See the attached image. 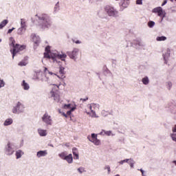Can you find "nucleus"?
Listing matches in <instances>:
<instances>
[{
	"label": "nucleus",
	"instance_id": "f257e3e1",
	"mask_svg": "<svg viewBox=\"0 0 176 176\" xmlns=\"http://www.w3.org/2000/svg\"><path fill=\"white\" fill-rule=\"evenodd\" d=\"M53 21L52 18L47 14H43L38 16V23L37 25L38 28L41 31H47L52 28Z\"/></svg>",
	"mask_w": 176,
	"mask_h": 176
},
{
	"label": "nucleus",
	"instance_id": "f03ea898",
	"mask_svg": "<svg viewBox=\"0 0 176 176\" xmlns=\"http://www.w3.org/2000/svg\"><path fill=\"white\" fill-rule=\"evenodd\" d=\"M10 46L12 47L10 50V52L12 54V58H14V56L17 54V53H20V52H23L25 49V45L16 44V41L13 37L10 38Z\"/></svg>",
	"mask_w": 176,
	"mask_h": 176
},
{
	"label": "nucleus",
	"instance_id": "7ed1b4c3",
	"mask_svg": "<svg viewBox=\"0 0 176 176\" xmlns=\"http://www.w3.org/2000/svg\"><path fill=\"white\" fill-rule=\"evenodd\" d=\"M87 108L90 111H88L87 110H85V113H87V115H89L90 118H98L96 111H98V109H100V104L97 103H91L87 105Z\"/></svg>",
	"mask_w": 176,
	"mask_h": 176
},
{
	"label": "nucleus",
	"instance_id": "20e7f679",
	"mask_svg": "<svg viewBox=\"0 0 176 176\" xmlns=\"http://www.w3.org/2000/svg\"><path fill=\"white\" fill-rule=\"evenodd\" d=\"M104 12L109 17H119V11L113 6L107 5L104 7Z\"/></svg>",
	"mask_w": 176,
	"mask_h": 176
},
{
	"label": "nucleus",
	"instance_id": "39448f33",
	"mask_svg": "<svg viewBox=\"0 0 176 176\" xmlns=\"http://www.w3.org/2000/svg\"><path fill=\"white\" fill-rule=\"evenodd\" d=\"M12 112L14 115H20V113H24L25 112V104L21 101L16 102L15 106L12 109Z\"/></svg>",
	"mask_w": 176,
	"mask_h": 176
},
{
	"label": "nucleus",
	"instance_id": "423d86ee",
	"mask_svg": "<svg viewBox=\"0 0 176 176\" xmlns=\"http://www.w3.org/2000/svg\"><path fill=\"white\" fill-rule=\"evenodd\" d=\"M50 86H53L54 89L50 91V94L51 97H53L54 101L58 102L60 101V96L56 95L55 91H58L60 89V86L61 84L56 85V84H50Z\"/></svg>",
	"mask_w": 176,
	"mask_h": 176
},
{
	"label": "nucleus",
	"instance_id": "0eeeda50",
	"mask_svg": "<svg viewBox=\"0 0 176 176\" xmlns=\"http://www.w3.org/2000/svg\"><path fill=\"white\" fill-rule=\"evenodd\" d=\"M51 58L53 60V63H58V60H61V61H65V58H67V54L64 52H61L60 54L58 52H55L51 54Z\"/></svg>",
	"mask_w": 176,
	"mask_h": 176
},
{
	"label": "nucleus",
	"instance_id": "6e6552de",
	"mask_svg": "<svg viewBox=\"0 0 176 176\" xmlns=\"http://www.w3.org/2000/svg\"><path fill=\"white\" fill-rule=\"evenodd\" d=\"M41 120L43 123L46 126L53 125V118L47 112L45 113L44 115L41 117Z\"/></svg>",
	"mask_w": 176,
	"mask_h": 176
},
{
	"label": "nucleus",
	"instance_id": "1a4fd4ad",
	"mask_svg": "<svg viewBox=\"0 0 176 176\" xmlns=\"http://www.w3.org/2000/svg\"><path fill=\"white\" fill-rule=\"evenodd\" d=\"M21 27L17 29L16 34L18 35H24L27 31V21L25 19H21Z\"/></svg>",
	"mask_w": 176,
	"mask_h": 176
},
{
	"label": "nucleus",
	"instance_id": "9d476101",
	"mask_svg": "<svg viewBox=\"0 0 176 176\" xmlns=\"http://www.w3.org/2000/svg\"><path fill=\"white\" fill-rule=\"evenodd\" d=\"M152 12L155 14H157L159 17H161L162 21H163V19L166 17V11L163 10L162 7H156L153 9Z\"/></svg>",
	"mask_w": 176,
	"mask_h": 176
},
{
	"label": "nucleus",
	"instance_id": "9b49d317",
	"mask_svg": "<svg viewBox=\"0 0 176 176\" xmlns=\"http://www.w3.org/2000/svg\"><path fill=\"white\" fill-rule=\"evenodd\" d=\"M4 153L7 156H12L14 153V148H13V144L8 142L4 148Z\"/></svg>",
	"mask_w": 176,
	"mask_h": 176
},
{
	"label": "nucleus",
	"instance_id": "f8f14e48",
	"mask_svg": "<svg viewBox=\"0 0 176 176\" xmlns=\"http://www.w3.org/2000/svg\"><path fill=\"white\" fill-rule=\"evenodd\" d=\"M67 54L71 60L76 61L79 56V48H74L72 51L67 52Z\"/></svg>",
	"mask_w": 176,
	"mask_h": 176
},
{
	"label": "nucleus",
	"instance_id": "ddd939ff",
	"mask_svg": "<svg viewBox=\"0 0 176 176\" xmlns=\"http://www.w3.org/2000/svg\"><path fill=\"white\" fill-rule=\"evenodd\" d=\"M88 140L96 146L101 145V141L97 138V134L91 133V136H88Z\"/></svg>",
	"mask_w": 176,
	"mask_h": 176
},
{
	"label": "nucleus",
	"instance_id": "4468645a",
	"mask_svg": "<svg viewBox=\"0 0 176 176\" xmlns=\"http://www.w3.org/2000/svg\"><path fill=\"white\" fill-rule=\"evenodd\" d=\"M31 41L34 43V46H39L41 43V37L36 34H32L30 36Z\"/></svg>",
	"mask_w": 176,
	"mask_h": 176
},
{
	"label": "nucleus",
	"instance_id": "2eb2a0df",
	"mask_svg": "<svg viewBox=\"0 0 176 176\" xmlns=\"http://www.w3.org/2000/svg\"><path fill=\"white\" fill-rule=\"evenodd\" d=\"M44 73H45V76H43L41 78L40 80L41 82H46L47 83L50 84V78H49V76H47V75H46V73L47 72L49 74V69H47V67H44Z\"/></svg>",
	"mask_w": 176,
	"mask_h": 176
},
{
	"label": "nucleus",
	"instance_id": "dca6fc26",
	"mask_svg": "<svg viewBox=\"0 0 176 176\" xmlns=\"http://www.w3.org/2000/svg\"><path fill=\"white\" fill-rule=\"evenodd\" d=\"M171 53V50L170 49H167L164 51V52L162 54V57L165 61V64H167L168 61V58H170V54Z\"/></svg>",
	"mask_w": 176,
	"mask_h": 176
},
{
	"label": "nucleus",
	"instance_id": "f3484780",
	"mask_svg": "<svg viewBox=\"0 0 176 176\" xmlns=\"http://www.w3.org/2000/svg\"><path fill=\"white\" fill-rule=\"evenodd\" d=\"M63 109H70L69 111H67V115H68V116H69V115H71V113H72V112H74V111H75V109H76V107H71V104H64L63 105Z\"/></svg>",
	"mask_w": 176,
	"mask_h": 176
},
{
	"label": "nucleus",
	"instance_id": "a211bd4d",
	"mask_svg": "<svg viewBox=\"0 0 176 176\" xmlns=\"http://www.w3.org/2000/svg\"><path fill=\"white\" fill-rule=\"evenodd\" d=\"M55 52H50V46H47L45 47V52H44V57L45 58H52V54H54Z\"/></svg>",
	"mask_w": 176,
	"mask_h": 176
},
{
	"label": "nucleus",
	"instance_id": "6ab92c4d",
	"mask_svg": "<svg viewBox=\"0 0 176 176\" xmlns=\"http://www.w3.org/2000/svg\"><path fill=\"white\" fill-rule=\"evenodd\" d=\"M60 75H61V76H57V78H58V79H64V78H65V67H63L62 65L59 66V71H58Z\"/></svg>",
	"mask_w": 176,
	"mask_h": 176
},
{
	"label": "nucleus",
	"instance_id": "aec40b11",
	"mask_svg": "<svg viewBox=\"0 0 176 176\" xmlns=\"http://www.w3.org/2000/svg\"><path fill=\"white\" fill-rule=\"evenodd\" d=\"M45 156H47V151H39L36 153V157L38 159H41V157H45Z\"/></svg>",
	"mask_w": 176,
	"mask_h": 176
},
{
	"label": "nucleus",
	"instance_id": "412c9836",
	"mask_svg": "<svg viewBox=\"0 0 176 176\" xmlns=\"http://www.w3.org/2000/svg\"><path fill=\"white\" fill-rule=\"evenodd\" d=\"M37 133L40 137H46L47 135V130L39 128L37 129Z\"/></svg>",
	"mask_w": 176,
	"mask_h": 176
},
{
	"label": "nucleus",
	"instance_id": "4be33fe9",
	"mask_svg": "<svg viewBox=\"0 0 176 176\" xmlns=\"http://www.w3.org/2000/svg\"><path fill=\"white\" fill-rule=\"evenodd\" d=\"M100 135H107V137H110L111 135L113 137L115 135V133H112L111 131H105V130H102V131L99 133Z\"/></svg>",
	"mask_w": 176,
	"mask_h": 176
},
{
	"label": "nucleus",
	"instance_id": "5701e85b",
	"mask_svg": "<svg viewBox=\"0 0 176 176\" xmlns=\"http://www.w3.org/2000/svg\"><path fill=\"white\" fill-rule=\"evenodd\" d=\"M72 153L74 156V159H75L76 160H79V152L78 151V148H72Z\"/></svg>",
	"mask_w": 176,
	"mask_h": 176
},
{
	"label": "nucleus",
	"instance_id": "b1692460",
	"mask_svg": "<svg viewBox=\"0 0 176 176\" xmlns=\"http://www.w3.org/2000/svg\"><path fill=\"white\" fill-rule=\"evenodd\" d=\"M65 160H66L69 164H72V163H74V157H72V154L67 155Z\"/></svg>",
	"mask_w": 176,
	"mask_h": 176
},
{
	"label": "nucleus",
	"instance_id": "393cba45",
	"mask_svg": "<svg viewBox=\"0 0 176 176\" xmlns=\"http://www.w3.org/2000/svg\"><path fill=\"white\" fill-rule=\"evenodd\" d=\"M21 85L23 87V90H26V91L30 90V84L25 82V80H23Z\"/></svg>",
	"mask_w": 176,
	"mask_h": 176
},
{
	"label": "nucleus",
	"instance_id": "a878e982",
	"mask_svg": "<svg viewBox=\"0 0 176 176\" xmlns=\"http://www.w3.org/2000/svg\"><path fill=\"white\" fill-rule=\"evenodd\" d=\"M23 155L24 151H23V150H17L15 153L16 159H21Z\"/></svg>",
	"mask_w": 176,
	"mask_h": 176
},
{
	"label": "nucleus",
	"instance_id": "bb28decb",
	"mask_svg": "<svg viewBox=\"0 0 176 176\" xmlns=\"http://www.w3.org/2000/svg\"><path fill=\"white\" fill-rule=\"evenodd\" d=\"M10 124H13L12 118H7L3 122V126H10Z\"/></svg>",
	"mask_w": 176,
	"mask_h": 176
},
{
	"label": "nucleus",
	"instance_id": "cd10ccee",
	"mask_svg": "<svg viewBox=\"0 0 176 176\" xmlns=\"http://www.w3.org/2000/svg\"><path fill=\"white\" fill-rule=\"evenodd\" d=\"M142 82L143 85H145V86L148 85L149 83V77L148 76H144L143 78H142Z\"/></svg>",
	"mask_w": 176,
	"mask_h": 176
},
{
	"label": "nucleus",
	"instance_id": "c85d7f7f",
	"mask_svg": "<svg viewBox=\"0 0 176 176\" xmlns=\"http://www.w3.org/2000/svg\"><path fill=\"white\" fill-rule=\"evenodd\" d=\"M8 23H9V21L8 19H4L3 21H1L0 23V30H2V28L6 27Z\"/></svg>",
	"mask_w": 176,
	"mask_h": 176
},
{
	"label": "nucleus",
	"instance_id": "c756f323",
	"mask_svg": "<svg viewBox=\"0 0 176 176\" xmlns=\"http://www.w3.org/2000/svg\"><path fill=\"white\" fill-rule=\"evenodd\" d=\"M68 153L66 151L62 152L58 154L59 157L62 159L63 160H65V158L67 157Z\"/></svg>",
	"mask_w": 176,
	"mask_h": 176
},
{
	"label": "nucleus",
	"instance_id": "7c9ffc66",
	"mask_svg": "<svg viewBox=\"0 0 176 176\" xmlns=\"http://www.w3.org/2000/svg\"><path fill=\"white\" fill-rule=\"evenodd\" d=\"M58 10H60V3L57 2L55 4V6L54 8V13H57V12H58Z\"/></svg>",
	"mask_w": 176,
	"mask_h": 176
},
{
	"label": "nucleus",
	"instance_id": "2f4dec72",
	"mask_svg": "<svg viewBox=\"0 0 176 176\" xmlns=\"http://www.w3.org/2000/svg\"><path fill=\"white\" fill-rule=\"evenodd\" d=\"M27 64H28V61H27V60H24L19 62L18 65H19V67H25Z\"/></svg>",
	"mask_w": 176,
	"mask_h": 176
},
{
	"label": "nucleus",
	"instance_id": "473e14b6",
	"mask_svg": "<svg viewBox=\"0 0 176 176\" xmlns=\"http://www.w3.org/2000/svg\"><path fill=\"white\" fill-rule=\"evenodd\" d=\"M166 39H167V37H166L164 36H157L156 38V41H157L158 42H162L163 41H166Z\"/></svg>",
	"mask_w": 176,
	"mask_h": 176
},
{
	"label": "nucleus",
	"instance_id": "72a5a7b5",
	"mask_svg": "<svg viewBox=\"0 0 176 176\" xmlns=\"http://www.w3.org/2000/svg\"><path fill=\"white\" fill-rule=\"evenodd\" d=\"M128 164H129L131 168H134V164H135V162H134V160L130 158Z\"/></svg>",
	"mask_w": 176,
	"mask_h": 176
},
{
	"label": "nucleus",
	"instance_id": "f704fd0d",
	"mask_svg": "<svg viewBox=\"0 0 176 176\" xmlns=\"http://www.w3.org/2000/svg\"><path fill=\"white\" fill-rule=\"evenodd\" d=\"M77 171L79 173V174H83V173H86V170L85 169L84 167H79L77 169Z\"/></svg>",
	"mask_w": 176,
	"mask_h": 176
},
{
	"label": "nucleus",
	"instance_id": "c9c22d12",
	"mask_svg": "<svg viewBox=\"0 0 176 176\" xmlns=\"http://www.w3.org/2000/svg\"><path fill=\"white\" fill-rule=\"evenodd\" d=\"M104 170H107V174L108 175L111 174V166L105 165V166L104 167Z\"/></svg>",
	"mask_w": 176,
	"mask_h": 176
},
{
	"label": "nucleus",
	"instance_id": "e433bc0d",
	"mask_svg": "<svg viewBox=\"0 0 176 176\" xmlns=\"http://www.w3.org/2000/svg\"><path fill=\"white\" fill-rule=\"evenodd\" d=\"M6 85V83L5 82V80L0 78V89H2V87H3Z\"/></svg>",
	"mask_w": 176,
	"mask_h": 176
},
{
	"label": "nucleus",
	"instance_id": "4c0bfd02",
	"mask_svg": "<svg viewBox=\"0 0 176 176\" xmlns=\"http://www.w3.org/2000/svg\"><path fill=\"white\" fill-rule=\"evenodd\" d=\"M166 87L168 90H171V87H173V82L170 81L166 82Z\"/></svg>",
	"mask_w": 176,
	"mask_h": 176
},
{
	"label": "nucleus",
	"instance_id": "58836bf2",
	"mask_svg": "<svg viewBox=\"0 0 176 176\" xmlns=\"http://www.w3.org/2000/svg\"><path fill=\"white\" fill-rule=\"evenodd\" d=\"M170 137L174 141L176 142V133H170Z\"/></svg>",
	"mask_w": 176,
	"mask_h": 176
},
{
	"label": "nucleus",
	"instance_id": "ea45409f",
	"mask_svg": "<svg viewBox=\"0 0 176 176\" xmlns=\"http://www.w3.org/2000/svg\"><path fill=\"white\" fill-rule=\"evenodd\" d=\"M148 26L149 27V28H152L155 27V22L152 21H150L148 23Z\"/></svg>",
	"mask_w": 176,
	"mask_h": 176
},
{
	"label": "nucleus",
	"instance_id": "a19ab883",
	"mask_svg": "<svg viewBox=\"0 0 176 176\" xmlns=\"http://www.w3.org/2000/svg\"><path fill=\"white\" fill-rule=\"evenodd\" d=\"M48 74L50 75L51 76H58L57 74L53 73V72L48 71Z\"/></svg>",
	"mask_w": 176,
	"mask_h": 176
},
{
	"label": "nucleus",
	"instance_id": "79ce46f5",
	"mask_svg": "<svg viewBox=\"0 0 176 176\" xmlns=\"http://www.w3.org/2000/svg\"><path fill=\"white\" fill-rule=\"evenodd\" d=\"M36 77L35 78V79H39V77L38 76V75H42V72H37L36 73Z\"/></svg>",
	"mask_w": 176,
	"mask_h": 176
},
{
	"label": "nucleus",
	"instance_id": "37998d69",
	"mask_svg": "<svg viewBox=\"0 0 176 176\" xmlns=\"http://www.w3.org/2000/svg\"><path fill=\"white\" fill-rule=\"evenodd\" d=\"M136 5H142V0H136Z\"/></svg>",
	"mask_w": 176,
	"mask_h": 176
},
{
	"label": "nucleus",
	"instance_id": "c03bdc74",
	"mask_svg": "<svg viewBox=\"0 0 176 176\" xmlns=\"http://www.w3.org/2000/svg\"><path fill=\"white\" fill-rule=\"evenodd\" d=\"M14 30H16V28H12V29L8 30V34H12V32Z\"/></svg>",
	"mask_w": 176,
	"mask_h": 176
},
{
	"label": "nucleus",
	"instance_id": "a18cd8bd",
	"mask_svg": "<svg viewBox=\"0 0 176 176\" xmlns=\"http://www.w3.org/2000/svg\"><path fill=\"white\" fill-rule=\"evenodd\" d=\"M172 131L173 133H176V125H175L173 129H172Z\"/></svg>",
	"mask_w": 176,
	"mask_h": 176
},
{
	"label": "nucleus",
	"instance_id": "49530a36",
	"mask_svg": "<svg viewBox=\"0 0 176 176\" xmlns=\"http://www.w3.org/2000/svg\"><path fill=\"white\" fill-rule=\"evenodd\" d=\"M75 43H76V45H80V43H82V41L77 40L76 41H74Z\"/></svg>",
	"mask_w": 176,
	"mask_h": 176
},
{
	"label": "nucleus",
	"instance_id": "de8ad7c7",
	"mask_svg": "<svg viewBox=\"0 0 176 176\" xmlns=\"http://www.w3.org/2000/svg\"><path fill=\"white\" fill-rule=\"evenodd\" d=\"M59 112L63 115V116H65V118H67L68 114H65V113L64 112L61 113V111H59Z\"/></svg>",
	"mask_w": 176,
	"mask_h": 176
},
{
	"label": "nucleus",
	"instance_id": "09e8293b",
	"mask_svg": "<svg viewBox=\"0 0 176 176\" xmlns=\"http://www.w3.org/2000/svg\"><path fill=\"white\" fill-rule=\"evenodd\" d=\"M167 3V0H164V2L162 4V6H164Z\"/></svg>",
	"mask_w": 176,
	"mask_h": 176
},
{
	"label": "nucleus",
	"instance_id": "8fccbe9b",
	"mask_svg": "<svg viewBox=\"0 0 176 176\" xmlns=\"http://www.w3.org/2000/svg\"><path fill=\"white\" fill-rule=\"evenodd\" d=\"M129 161H130V159H125L124 160V163H129Z\"/></svg>",
	"mask_w": 176,
	"mask_h": 176
},
{
	"label": "nucleus",
	"instance_id": "3c124183",
	"mask_svg": "<svg viewBox=\"0 0 176 176\" xmlns=\"http://www.w3.org/2000/svg\"><path fill=\"white\" fill-rule=\"evenodd\" d=\"M118 163H119V164H124V160H121Z\"/></svg>",
	"mask_w": 176,
	"mask_h": 176
},
{
	"label": "nucleus",
	"instance_id": "603ef678",
	"mask_svg": "<svg viewBox=\"0 0 176 176\" xmlns=\"http://www.w3.org/2000/svg\"><path fill=\"white\" fill-rule=\"evenodd\" d=\"M138 45L139 46H144V43H142V42H139Z\"/></svg>",
	"mask_w": 176,
	"mask_h": 176
},
{
	"label": "nucleus",
	"instance_id": "864d4df0",
	"mask_svg": "<svg viewBox=\"0 0 176 176\" xmlns=\"http://www.w3.org/2000/svg\"><path fill=\"white\" fill-rule=\"evenodd\" d=\"M87 100H88V98H85V99L81 98V99H80V100H81V101H83V102L87 101Z\"/></svg>",
	"mask_w": 176,
	"mask_h": 176
},
{
	"label": "nucleus",
	"instance_id": "5fc2aeb1",
	"mask_svg": "<svg viewBox=\"0 0 176 176\" xmlns=\"http://www.w3.org/2000/svg\"><path fill=\"white\" fill-rule=\"evenodd\" d=\"M140 171H141L142 174H144V171L142 169H140Z\"/></svg>",
	"mask_w": 176,
	"mask_h": 176
},
{
	"label": "nucleus",
	"instance_id": "6e6d98bb",
	"mask_svg": "<svg viewBox=\"0 0 176 176\" xmlns=\"http://www.w3.org/2000/svg\"><path fill=\"white\" fill-rule=\"evenodd\" d=\"M173 163L176 166V160L173 161Z\"/></svg>",
	"mask_w": 176,
	"mask_h": 176
},
{
	"label": "nucleus",
	"instance_id": "4d7b16f0",
	"mask_svg": "<svg viewBox=\"0 0 176 176\" xmlns=\"http://www.w3.org/2000/svg\"><path fill=\"white\" fill-rule=\"evenodd\" d=\"M142 176H146L144 172L143 173H142Z\"/></svg>",
	"mask_w": 176,
	"mask_h": 176
},
{
	"label": "nucleus",
	"instance_id": "13d9d810",
	"mask_svg": "<svg viewBox=\"0 0 176 176\" xmlns=\"http://www.w3.org/2000/svg\"><path fill=\"white\" fill-rule=\"evenodd\" d=\"M1 42H2V39L0 38V43H1Z\"/></svg>",
	"mask_w": 176,
	"mask_h": 176
},
{
	"label": "nucleus",
	"instance_id": "bf43d9fd",
	"mask_svg": "<svg viewBox=\"0 0 176 176\" xmlns=\"http://www.w3.org/2000/svg\"><path fill=\"white\" fill-rule=\"evenodd\" d=\"M36 16L39 17V16L36 15Z\"/></svg>",
	"mask_w": 176,
	"mask_h": 176
},
{
	"label": "nucleus",
	"instance_id": "052dcab7",
	"mask_svg": "<svg viewBox=\"0 0 176 176\" xmlns=\"http://www.w3.org/2000/svg\"><path fill=\"white\" fill-rule=\"evenodd\" d=\"M116 1H119V0H116Z\"/></svg>",
	"mask_w": 176,
	"mask_h": 176
}]
</instances>
